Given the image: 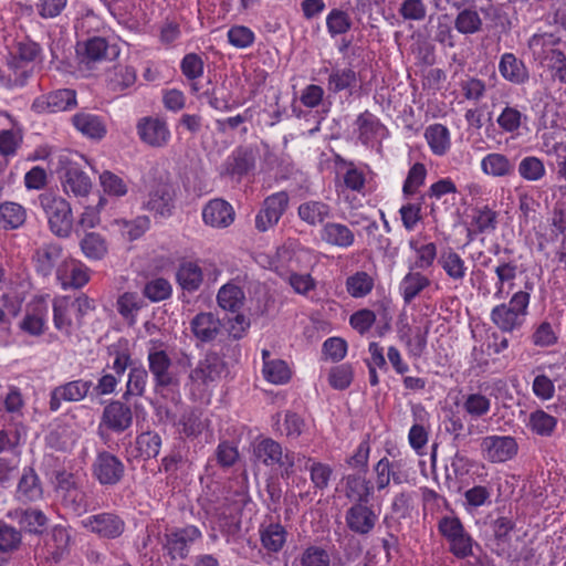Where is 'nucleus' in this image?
<instances>
[{
	"label": "nucleus",
	"instance_id": "obj_1",
	"mask_svg": "<svg viewBox=\"0 0 566 566\" xmlns=\"http://www.w3.org/2000/svg\"><path fill=\"white\" fill-rule=\"evenodd\" d=\"M4 48L7 50V67L11 72L12 85L22 86L30 77L33 65L32 63L39 57L40 46L28 39L20 41H9L6 35H2Z\"/></svg>",
	"mask_w": 566,
	"mask_h": 566
},
{
	"label": "nucleus",
	"instance_id": "obj_2",
	"mask_svg": "<svg viewBox=\"0 0 566 566\" xmlns=\"http://www.w3.org/2000/svg\"><path fill=\"white\" fill-rule=\"evenodd\" d=\"M532 283L525 284V291L515 292L509 303L494 306L491 311V321L502 332H513L520 328L527 315L531 301Z\"/></svg>",
	"mask_w": 566,
	"mask_h": 566
},
{
	"label": "nucleus",
	"instance_id": "obj_3",
	"mask_svg": "<svg viewBox=\"0 0 566 566\" xmlns=\"http://www.w3.org/2000/svg\"><path fill=\"white\" fill-rule=\"evenodd\" d=\"M226 369L223 360L214 353L207 354L190 371V391L197 399L209 398Z\"/></svg>",
	"mask_w": 566,
	"mask_h": 566
},
{
	"label": "nucleus",
	"instance_id": "obj_4",
	"mask_svg": "<svg viewBox=\"0 0 566 566\" xmlns=\"http://www.w3.org/2000/svg\"><path fill=\"white\" fill-rule=\"evenodd\" d=\"M253 457L266 467L277 465L283 476H290L296 472V468H301V461H305L306 464L310 462L305 460V455L300 453H283L281 444L270 438L261 439L254 443Z\"/></svg>",
	"mask_w": 566,
	"mask_h": 566
},
{
	"label": "nucleus",
	"instance_id": "obj_5",
	"mask_svg": "<svg viewBox=\"0 0 566 566\" xmlns=\"http://www.w3.org/2000/svg\"><path fill=\"white\" fill-rule=\"evenodd\" d=\"M38 200L48 219L50 231L59 238H69L73 230V212L70 202L51 192L41 193Z\"/></svg>",
	"mask_w": 566,
	"mask_h": 566
},
{
	"label": "nucleus",
	"instance_id": "obj_6",
	"mask_svg": "<svg viewBox=\"0 0 566 566\" xmlns=\"http://www.w3.org/2000/svg\"><path fill=\"white\" fill-rule=\"evenodd\" d=\"M147 361L158 390L176 385L171 371V359L159 340H150L147 348Z\"/></svg>",
	"mask_w": 566,
	"mask_h": 566
},
{
	"label": "nucleus",
	"instance_id": "obj_7",
	"mask_svg": "<svg viewBox=\"0 0 566 566\" xmlns=\"http://www.w3.org/2000/svg\"><path fill=\"white\" fill-rule=\"evenodd\" d=\"M221 271L214 264L199 266L195 262H184L177 271V281L179 285L188 292L197 291L206 279L208 283L214 284Z\"/></svg>",
	"mask_w": 566,
	"mask_h": 566
},
{
	"label": "nucleus",
	"instance_id": "obj_8",
	"mask_svg": "<svg viewBox=\"0 0 566 566\" xmlns=\"http://www.w3.org/2000/svg\"><path fill=\"white\" fill-rule=\"evenodd\" d=\"M55 491L63 504L75 514L81 515L88 510L86 495L77 488L71 473L59 472L56 474Z\"/></svg>",
	"mask_w": 566,
	"mask_h": 566
},
{
	"label": "nucleus",
	"instance_id": "obj_9",
	"mask_svg": "<svg viewBox=\"0 0 566 566\" xmlns=\"http://www.w3.org/2000/svg\"><path fill=\"white\" fill-rule=\"evenodd\" d=\"M289 206V196L284 191L269 196L255 216V228L265 232L273 228Z\"/></svg>",
	"mask_w": 566,
	"mask_h": 566
},
{
	"label": "nucleus",
	"instance_id": "obj_10",
	"mask_svg": "<svg viewBox=\"0 0 566 566\" xmlns=\"http://www.w3.org/2000/svg\"><path fill=\"white\" fill-rule=\"evenodd\" d=\"M136 130L143 143L155 148L165 147L171 137L166 120L159 117H142L136 124Z\"/></svg>",
	"mask_w": 566,
	"mask_h": 566
},
{
	"label": "nucleus",
	"instance_id": "obj_11",
	"mask_svg": "<svg viewBox=\"0 0 566 566\" xmlns=\"http://www.w3.org/2000/svg\"><path fill=\"white\" fill-rule=\"evenodd\" d=\"M23 142L20 123L7 112L0 111V155L14 157Z\"/></svg>",
	"mask_w": 566,
	"mask_h": 566
},
{
	"label": "nucleus",
	"instance_id": "obj_12",
	"mask_svg": "<svg viewBox=\"0 0 566 566\" xmlns=\"http://www.w3.org/2000/svg\"><path fill=\"white\" fill-rule=\"evenodd\" d=\"M93 387L91 380L75 379L56 386L50 394L49 408L52 412L61 408L62 402H76L84 399Z\"/></svg>",
	"mask_w": 566,
	"mask_h": 566
},
{
	"label": "nucleus",
	"instance_id": "obj_13",
	"mask_svg": "<svg viewBox=\"0 0 566 566\" xmlns=\"http://www.w3.org/2000/svg\"><path fill=\"white\" fill-rule=\"evenodd\" d=\"M76 104L75 91L63 88L40 95L33 101L31 108L38 114L57 113L73 109Z\"/></svg>",
	"mask_w": 566,
	"mask_h": 566
},
{
	"label": "nucleus",
	"instance_id": "obj_14",
	"mask_svg": "<svg viewBox=\"0 0 566 566\" xmlns=\"http://www.w3.org/2000/svg\"><path fill=\"white\" fill-rule=\"evenodd\" d=\"M518 450L515 438L511 436H488L481 441L483 457L493 463L512 459Z\"/></svg>",
	"mask_w": 566,
	"mask_h": 566
},
{
	"label": "nucleus",
	"instance_id": "obj_15",
	"mask_svg": "<svg viewBox=\"0 0 566 566\" xmlns=\"http://www.w3.org/2000/svg\"><path fill=\"white\" fill-rule=\"evenodd\" d=\"M211 537L216 539L218 533L228 539L238 534L240 530V507L237 504L216 509L210 517Z\"/></svg>",
	"mask_w": 566,
	"mask_h": 566
},
{
	"label": "nucleus",
	"instance_id": "obj_16",
	"mask_svg": "<svg viewBox=\"0 0 566 566\" xmlns=\"http://www.w3.org/2000/svg\"><path fill=\"white\" fill-rule=\"evenodd\" d=\"M56 280L64 290L81 289L90 281V269L70 255L56 269Z\"/></svg>",
	"mask_w": 566,
	"mask_h": 566
},
{
	"label": "nucleus",
	"instance_id": "obj_17",
	"mask_svg": "<svg viewBox=\"0 0 566 566\" xmlns=\"http://www.w3.org/2000/svg\"><path fill=\"white\" fill-rule=\"evenodd\" d=\"M378 513L367 503L353 504L345 514L347 527L355 534H369L378 522Z\"/></svg>",
	"mask_w": 566,
	"mask_h": 566
},
{
	"label": "nucleus",
	"instance_id": "obj_18",
	"mask_svg": "<svg viewBox=\"0 0 566 566\" xmlns=\"http://www.w3.org/2000/svg\"><path fill=\"white\" fill-rule=\"evenodd\" d=\"M200 536V530L193 525L171 530L165 535L164 548L172 558H184L188 554L189 545Z\"/></svg>",
	"mask_w": 566,
	"mask_h": 566
},
{
	"label": "nucleus",
	"instance_id": "obj_19",
	"mask_svg": "<svg viewBox=\"0 0 566 566\" xmlns=\"http://www.w3.org/2000/svg\"><path fill=\"white\" fill-rule=\"evenodd\" d=\"M82 526L102 537L116 538L125 530L124 521L113 513H99L82 520Z\"/></svg>",
	"mask_w": 566,
	"mask_h": 566
},
{
	"label": "nucleus",
	"instance_id": "obj_20",
	"mask_svg": "<svg viewBox=\"0 0 566 566\" xmlns=\"http://www.w3.org/2000/svg\"><path fill=\"white\" fill-rule=\"evenodd\" d=\"M175 190L169 182L157 184L144 201V208L155 216L169 217L174 209Z\"/></svg>",
	"mask_w": 566,
	"mask_h": 566
},
{
	"label": "nucleus",
	"instance_id": "obj_21",
	"mask_svg": "<svg viewBox=\"0 0 566 566\" xmlns=\"http://www.w3.org/2000/svg\"><path fill=\"white\" fill-rule=\"evenodd\" d=\"M132 421V409L120 401H113L104 408L98 430L102 432L105 428L114 432H123L130 427Z\"/></svg>",
	"mask_w": 566,
	"mask_h": 566
},
{
	"label": "nucleus",
	"instance_id": "obj_22",
	"mask_svg": "<svg viewBox=\"0 0 566 566\" xmlns=\"http://www.w3.org/2000/svg\"><path fill=\"white\" fill-rule=\"evenodd\" d=\"M124 464L108 452L97 454L93 463V474L101 484H116L123 476Z\"/></svg>",
	"mask_w": 566,
	"mask_h": 566
},
{
	"label": "nucleus",
	"instance_id": "obj_23",
	"mask_svg": "<svg viewBox=\"0 0 566 566\" xmlns=\"http://www.w3.org/2000/svg\"><path fill=\"white\" fill-rule=\"evenodd\" d=\"M65 258L67 255L64 254L60 244L54 242L44 243L33 254L35 271L42 276H49Z\"/></svg>",
	"mask_w": 566,
	"mask_h": 566
},
{
	"label": "nucleus",
	"instance_id": "obj_24",
	"mask_svg": "<svg viewBox=\"0 0 566 566\" xmlns=\"http://www.w3.org/2000/svg\"><path fill=\"white\" fill-rule=\"evenodd\" d=\"M190 326L195 337L202 343H210L218 339L223 331L220 318L210 312L197 314L192 318Z\"/></svg>",
	"mask_w": 566,
	"mask_h": 566
},
{
	"label": "nucleus",
	"instance_id": "obj_25",
	"mask_svg": "<svg viewBox=\"0 0 566 566\" xmlns=\"http://www.w3.org/2000/svg\"><path fill=\"white\" fill-rule=\"evenodd\" d=\"M480 169L491 178H510L515 172V164L507 155L492 151L481 158Z\"/></svg>",
	"mask_w": 566,
	"mask_h": 566
},
{
	"label": "nucleus",
	"instance_id": "obj_26",
	"mask_svg": "<svg viewBox=\"0 0 566 566\" xmlns=\"http://www.w3.org/2000/svg\"><path fill=\"white\" fill-rule=\"evenodd\" d=\"M202 220L212 228H227L234 221V210L226 200L213 199L203 207Z\"/></svg>",
	"mask_w": 566,
	"mask_h": 566
},
{
	"label": "nucleus",
	"instance_id": "obj_27",
	"mask_svg": "<svg viewBox=\"0 0 566 566\" xmlns=\"http://www.w3.org/2000/svg\"><path fill=\"white\" fill-rule=\"evenodd\" d=\"M105 81L111 92L124 95L126 91L135 85L137 72L134 66L119 63L107 71Z\"/></svg>",
	"mask_w": 566,
	"mask_h": 566
},
{
	"label": "nucleus",
	"instance_id": "obj_28",
	"mask_svg": "<svg viewBox=\"0 0 566 566\" xmlns=\"http://www.w3.org/2000/svg\"><path fill=\"white\" fill-rule=\"evenodd\" d=\"M328 72L327 90L332 93L347 91L353 95L360 87V75L350 67H333Z\"/></svg>",
	"mask_w": 566,
	"mask_h": 566
},
{
	"label": "nucleus",
	"instance_id": "obj_29",
	"mask_svg": "<svg viewBox=\"0 0 566 566\" xmlns=\"http://www.w3.org/2000/svg\"><path fill=\"white\" fill-rule=\"evenodd\" d=\"M62 189L67 196L75 198L87 197L93 188L91 178L80 168L70 166L62 177Z\"/></svg>",
	"mask_w": 566,
	"mask_h": 566
},
{
	"label": "nucleus",
	"instance_id": "obj_30",
	"mask_svg": "<svg viewBox=\"0 0 566 566\" xmlns=\"http://www.w3.org/2000/svg\"><path fill=\"white\" fill-rule=\"evenodd\" d=\"M78 53L82 62L87 65L106 61L111 55H116L114 48H111L104 38L94 36L80 45Z\"/></svg>",
	"mask_w": 566,
	"mask_h": 566
},
{
	"label": "nucleus",
	"instance_id": "obj_31",
	"mask_svg": "<svg viewBox=\"0 0 566 566\" xmlns=\"http://www.w3.org/2000/svg\"><path fill=\"white\" fill-rule=\"evenodd\" d=\"M525 427L534 434L548 438L557 427V419L543 409H536L530 413L521 412Z\"/></svg>",
	"mask_w": 566,
	"mask_h": 566
},
{
	"label": "nucleus",
	"instance_id": "obj_32",
	"mask_svg": "<svg viewBox=\"0 0 566 566\" xmlns=\"http://www.w3.org/2000/svg\"><path fill=\"white\" fill-rule=\"evenodd\" d=\"M548 155L556 158V178L562 184L555 185L552 188V193L557 198L556 203L560 206L566 205V142H558L553 144L552 148L547 150Z\"/></svg>",
	"mask_w": 566,
	"mask_h": 566
},
{
	"label": "nucleus",
	"instance_id": "obj_33",
	"mask_svg": "<svg viewBox=\"0 0 566 566\" xmlns=\"http://www.w3.org/2000/svg\"><path fill=\"white\" fill-rule=\"evenodd\" d=\"M499 72L504 80L516 85L524 84L530 78L525 63L513 53L502 54L499 62Z\"/></svg>",
	"mask_w": 566,
	"mask_h": 566
},
{
	"label": "nucleus",
	"instance_id": "obj_34",
	"mask_svg": "<svg viewBox=\"0 0 566 566\" xmlns=\"http://www.w3.org/2000/svg\"><path fill=\"white\" fill-rule=\"evenodd\" d=\"M496 281L494 283L493 298L504 300L515 286L517 277V265L514 262L500 261L494 269Z\"/></svg>",
	"mask_w": 566,
	"mask_h": 566
},
{
	"label": "nucleus",
	"instance_id": "obj_35",
	"mask_svg": "<svg viewBox=\"0 0 566 566\" xmlns=\"http://www.w3.org/2000/svg\"><path fill=\"white\" fill-rule=\"evenodd\" d=\"M77 132L91 139H102L106 135V125L101 116L90 112H78L72 117Z\"/></svg>",
	"mask_w": 566,
	"mask_h": 566
},
{
	"label": "nucleus",
	"instance_id": "obj_36",
	"mask_svg": "<svg viewBox=\"0 0 566 566\" xmlns=\"http://www.w3.org/2000/svg\"><path fill=\"white\" fill-rule=\"evenodd\" d=\"M76 322L75 308L72 298L69 296H57L53 300V323L54 327L66 334H71L72 325Z\"/></svg>",
	"mask_w": 566,
	"mask_h": 566
},
{
	"label": "nucleus",
	"instance_id": "obj_37",
	"mask_svg": "<svg viewBox=\"0 0 566 566\" xmlns=\"http://www.w3.org/2000/svg\"><path fill=\"white\" fill-rule=\"evenodd\" d=\"M559 40L552 33L534 34L528 41V49L535 61L543 66L552 60L554 53H558L556 49Z\"/></svg>",
	"mask_w": 566,
	"mask_h": 566
},
{
	"label": "nucleus",
	"instance_id": "obj_38",
	"mask_svg": "<svg viewBox=\"0 0 566 566\" xmlns=\"http://www.w3.org/2000/svg\"><path fill=\"white\" fill-rule=\"evenodd\" d=\"M321 239L329 245L347 249L355 242L352 229L339 222H327L321 230Z\"/></svg>",
	"mask_w": 566,
	"mask_h": 566
},
{
	"label": "nucleus",
	"instance_id": "obj_39",
	"mask_svg": "<svg viewBox=\"0 0 566 566\" xmlns=\"http://www.w3.org/2000/svg\"><path fill=\"white\" fill-rule=\"evenodd\" d=\"M459 407L471 420H479L491 411L492 399L482 392H470L462 395Z\"/></svg>",
	"mask_w": 566,
	"mask_h": 566
},
{
	"label": "nucleus",
	"instance_id": "obj_40",
	"mask_svg": "<svg viewBox=\"0 0 566 566\" xmlns=\"http://www.w3.org/2000/svg\"><path fill=\"white\" fill-rule=\"evenodd\" d=\"M431 284L430 279L419 271L410 270L399 283V293L405 303H411Z\"/></svg>",
	"mask_w": 566,
	"mask_h": 566
},
{
	"label": "nucleus",
	"instance_id": "obj_41",
	"mask_svg": "<svg viewBox=\"0 0 566 566\" xmlns=\"http://www.w3.org/2000/svg\"><path fill=\"white\" fill-rule=\"evenodd\" d=\"M527 115L517 106L505 105L496 117V124L505 134L518 136L520 130L526 125Z\"/></svg>",
	"mask_w": 566,
	"mask_h": 566
},
{
	"label": "nucleus",
	"instance_id": "obj_42",
	"mask_svg": "<svg viewBox=\"0 0 566 566\" xmlns=\"http://www.w3.org/2000/svg\"><path fill=\"white\" fill-rule=\"evenodd\" d=\"M9 517L15 521L20 527L30 533H41L46 525V516L35 509H17L9 512Z\"/></svg>",
	"mask_w": 566,
	"mask_h": 566
},
{
	"label": "nucleus",
	"instance_id": "obj_43",
	"mask_svg": "<svg viewBox=\"0 0 566 566\" xmlns=\"http://www.w3.org/2000/svg\"><path fill=\"white\" fill-rule=\"evenodd\" d=\"M293 566H332V556L324 546L311 544L301 548Z\"/></svg>",
	"mask_w": 566,
	"mask_h": 566
},
{
	"label": "nucleus",
	"instance_id": "obj_44",
	"mask_svg": "<svg viewBox=\"0 0 566 566\" xmlns=\"http://www.w3.org/2000/svg\"><path fill=\"white\" fill-rule=\"evenodd\" d=\"M438 263L447 276L454 282H461L467 275L468 266L465 261L451 248L441 251Z\"/></svg>",
	"mask_w": 566,
	"mask_h": 566
},
{
	"label": "nucleus",
	"instance_id": "obj_45",
	"mask_svg": "<svg viewBox=\"0 0 566 566\" xmlns=\"http://www.w3.org/2000/svg\"><path fill=\"white\" fill-rule=\"evenodd\" d=\"M43 491L38 475L32 469H24L18 483L15 497L22 503L34 502L42 497Z\"/></svg>",
	"mask_w": 566,
	"mask_h": 566
},
{
	"label": "nucleus",
	"instance_id": "obj_46",
	"mask_svg": "<svg viewBox=\"0 0 566 566\" xmlns=\"http://www.w3.org/2000/svg\"><path fill=\"white\" fill-rule=\"evenodd\" d=\"M408 244L415 254V261L409 265L410 270H427L433 264L437 259V247L434 243H423L418 239H411Z\"/></svg>",
	"mask_w": 566,
	"mask_h": 566
},
{
	"label": "nucleus",
	"instance_id": "obj_47",
	"mask_svg": "<svg viewBox=\"0 0 566 566\" xmlns=\"http://www.w3.org/2000/svg\"><path fill=\"white\" fill-rule=\"evenodd\" d=\"M426 140L431 151L437 156H443L451 147L449 129L442 124H432L426 128Z\"/></svg>",
	"mask_w": 566,
	"mask_h": 566
},
{
	"label": "nucleus",
	"instance_id": "obj_48",
	"mask_svg": "<svg viewBox=\"0 0 566 566\" xmlns=\"http://www.w3.org/2000/svg\"><path fill=\"white\" fill-rule=\"evenodd\" d=\"M496 212L488 207L474 210L470 228L468 229V238L473 240V235L479 233H490L496 228Z\"/></svg>",
	"mask_w": 566,
	"mask_h": 566
},
{
	"label": "nucleus",
	"instance_id": "obj_49",
	"mask_svg": "<svg viewBox=\"0 0 566 566\" xmlns=\"http://www.w3.org/2000/svg\"><path fill=\"white\" fill-rule=\"evenodd\" d=\"M262 546L269 553L280 552L286 543L287 532L279 523H271L260 530Z\"/></svg>",
	"mask_w": 566,
	"mask_h": 566
},
{
	"label": "nucleus",
	"instance_id": "obj_50",
	"mask_svg": "<svg viewBox=\"0 0 566 566\" xmlns=\"http://www.w3.org/2000/svg\"><path fill=\"white\" fill-rule=\"evenodd\" d=\"M27 219L23 206L6 201L0 205V229L13 230L20 228Z\"/></svg>",
	"mask_w": 566,
	"mask_h": 566
},
{
	"label": "nucleus",
	"instance_id": "obj_51",
	"mask_svg": "<svg viewBox=\"0 0 566 566\" xmlns=\"http://www.w3.org/2000/svg\"><path fill=\"white\" fill-rule=\"evenodd\" d=\"M332 212L331 207L323 202L311 200L300 205L297 209L298 217L302 221L310 226H317L329 218Z\"/></svg>",
	"mask_w": 566,
	"mask_h": 566
},
{
	"label": "nucleus",
	"instance_id": "obj_52",
	"mask_svg": "<svg viewBox=\"0 0 566 566\" xmlns=\"http://www.w3.org/2000/svg\"><path fill=\"white\" fill-rule=\"evenodd\" d=\"M366 177L367 171L365 168L356 167L353 164H348L344 167V171L340 175L342 178V185H339V188H342V192H344V189L355 191L360 195L366 193Z\"/></svg>",
	"mask_w": 566,
	"mask_h": 566
},
{
	"label": "nucleus",
	"instance_id": "obj_53",
	"mask_svg": "<svg viewBox=\"0 0 566 566\" xmlns=\"http://www.w3.org/2000/svg\"><path fill=\"white\" fill-rule=\"evenodd\" d=\"M80 248L84 256L91 261L102 260L108 252L105 238L97 232H88L80 241Z\"/></svg>",
	"mask_w": 566,
	"mask_h": 566
},
{
	"label": "nucleus",
	"instance_id": "obj_54",
	"mask_svg": "<svg viewBox=\"0 0 566 566\" xmlns=\"http://www.w3.org/2000/svg\"><path fill=\"white\" fill-rule=\"evenodd\" d=\"M262 356L264 360L263 375L268 381L275 385H283L290 380L291 370L284 360L266 359V357L269 356L268 350H262Z\"/></svg>",
	"mask_w": 566,
	"mask_h": 566
},
{
	"label": "nucleus",
	"instance_id": "obj_55",
	"mask_svg": "<svg viewBox=\"0 0 566 566\" xmlns=\"http://www.w3.org/2000/svg\"><path fill=\"white\" fill-rule=\"evenodd\" d=\"M518 175L528 182H536L546 176V167L544 160L537 156L523 157L517 166Z\"/></svg>",
	"mask_w": 566,
	"mask_h": 566
},
{
	"label": "nucleus",
	"instance_id": "obj_56",
	"mask_svg": "<svg viewBox=\"0 0 566 566\" xmlns=\"http://www.w3.org/2000/svg\"><path fill=\"white\" fill-rule=\"evenodd\" d=\"M217 301L221 308L237 312L243 305L244 293L240 286L233 283H227L220 287Z\"/></svg>",
	"mask_w": 566,
	"mask_h": 566
},
{
	"label": "nucleus",
	"instance_id": "obj_57",
	"mask_svg": "<svg viewBox=\"0 0 566 566\" xmlns=\"http://www.w3.org/2000/svg\"><path fill=\"white\" fill-rule=\"evenodd\" d=\"M374 277L364 271H357L346 279V291L354 298L367 296L374 289Z\"/></svg>",
	"mask_w": 566,
	"mask_h": 566
},
{
	"label": "nucleus",
	"instance_id": "obj_58",
	"mask_svg": "<svg viewBox=\"0 0 566 566\" xmlns=\"http://www.w3.org/2000/svg\"><path fill=\"white\" fill-rule=\"evenodd\" d=\"M373 488L361 475H347L345 485V495L356 503H367Z\"/></svg>",
	"mask_w": 566,
	"mask_h": 566
},
{
	"label": "nucleus",
	"instance_id": "obj_59",
	"mask_svg": "<svg viewBox=\"0 0 566 566\" xmlns=\"http://www.w3.org/2000/svg\"><path fill=\"white\" fill-rule=\"evenodd\" d=\"M149 224V218L146 216H140L132 221L124 219H115L111 223V227L117 228L120 234L123 237H126L128 240H136L148 230Z\"/></svg>",
	"mask_w": 566,
	"mask_h": 566
},
{
	"label": "nucleus",
	"instance_id": "obj_60",
	"mask_svg": "<svg viewBox=\"0 0 566 566\" xmlns=\"http://www.w3.org/2000/svg\"><path fill=\"white\" fill-rule=\"evenodd\" d=\"M99 186L104 195L109 197H124L128 192V182L109 170H104L99 175Z\"/></svg>",
	"mask_w": 566,
	"mask_h": 566
},
{
	"label": "nucleus",
	"instance_id": "obj_61",
	"mask_svg": "<svg viewBox=\"0 0 566 566\" xmlns=\"http://www.w3.org/2000/svg\"><path fill=\"white\" fill-rule=\"evenodd\" d=\"M305 460L310 462L306 464L305 461H301V468H296V470H310L313 485L318 490L327 488L333 472L332 468L321 462H314L306 457Z\"/></svg>",
	"mask_w": 566,
	"mask_h": 566
},
{
	"label": "nucleus",
	"instance_id": "obj_62",
	"mask_svg": "<svg viewBox=\"0 0 566 566\" xmlns=\"http://www.w3.org/2000/svg\"><path fill=\"white\" fill-rule=\"evenodd\" d=\"M358 137L363 144H368L373 138L379 135L382 126L375 115L369 112L360 114L356 120Z\"/></svg>",
	"mask_w": 566,
	"mask_h": 566
},
{
	"label": "nucleus",
	"instance_id": "obj_63",
	"mask_svg": "<svg viewBox=\"0 0 566 566\" xmlns=\"http://www.w3.org/2000/svg\"><path fill=\"white\" fill-rule=\"evenodd\" d=\"M454 28L461 34H474L481 30L482 19L478 11L463 9L454 20Z\"/></svg>",
	"mask_w": 566,
	"mask_h": 566
},
{
	"label": "nucleus",
	"instance_id": "obj_64",
	"mask_svg": "<svg viewBox=\"0 0 566 566\" xmlns=\"http://www.w3.org/2000/svg\"><path fill=\"white\" fill-rule=\"evenodd\" d=\"M136 448L144 459H151L158 455L161 448V438L158 433L147 431L136 439Z\"/></svg>",
	"mask_w": 566,
	"mask_h": 566
}]
</instances>
